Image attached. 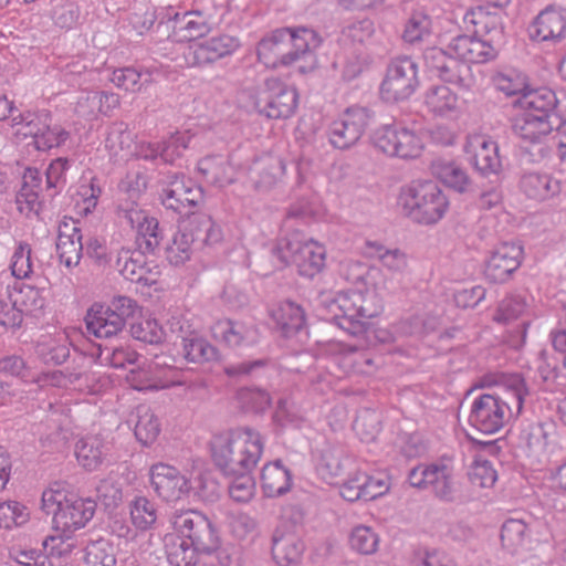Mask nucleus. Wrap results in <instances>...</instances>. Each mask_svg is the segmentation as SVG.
<instances>
[{"label": "nucleus", "instance_id": "f257e3e1", "mask_svg": "<svg viewBox=\"0 0 566 566\" xmlns=\"http://www.w3.org/2000/svg\"><path fill=\"white\" fill-rule=\"evenodd\" d=\"M174 532L164 538L167 559L171 566H195L198 554H211L220 539L210 520L199 511L176 512Z\"/></svg>", "mask_w": 566, "mask_h": 566}, {"label": "nucleus", "instance_id": "f03ea898", "mask_svg": "<svg viewBox=\"0 0 566 566\" xmlns=\"http://www.w3.org/2000/svg\"><path fill=\"white\" fill-rule=\"evenodd\" d=\"M528 395L524 378L512 375L505 379L499 392L484 394L474 400L469 417L470 423L483 433H495L511 418L520 416Z\"/></svg>", "mask_w": 566, "mask_h": 566}, {"label": "nucleus", "instance_id": "7ed1b4c3", "mask_svg": "<svg viewBox=\"0 0 566 566\" xmlns=\"http://www.w3.org/2000/svg\"><path fill=\"white\" fill-rule=\"evenodd\" d=\"M319 304L326 311L328 319L334 321L348 334L360 337L370 333V323L382 308L381 301L373 291L350 290L336 295L322 293Z\"/></svg>", "mask_w": 566, "mask_h": 566}, {"label": "nucleus", "instance_id": "20e7f679", "mask_svg": "<svg viewBox=\"0 0 566 566\" xmlns=\"http://www.w3.org/2000/svg\"><path fill=\"white\" fill-rule=\"evenodd\" d=\"M42 509L53 515L57 531L76 532L94 516L95 501L70 492L62 483H53L42 493Z\"/></svg>", "mask_w": 566, "mask_h": 566}, {"label": "nucleus", "instance_id": "39448f33", "mask_svg": "<svg viewBox=\"0 0 566 566\" xmlns=\"http://www.w3.org/2000/svg\"><path fill=\"white\" fill-rule=\"evenodd\" d=\"M398 205L413 221L432 224L446 213L449 202L434 181H415L401 189Z\"/></svg>", "mask_w": 566, "mask_h": 566}, {"label": "nucleus", "instance_id": "423d86ee", "mask_svg": "<svg viewBox=\"0 0 566 566\" xmlns=\"http://www.w3.org/2000/svg\"><path fill=\"white\" fill-rule=\"evenodd\" d=\"M159 21L169 30L174 42H191L203 38L212 30L211 15L199 8L185 6H164L158 12Z\"/></svg>", "mask_w": 566, "mask_h": 566}, {"label": "nucleus", "instance_id": "0eeeda50", "mask_svg": "<svg viewBox=\"0 0 566 566\" xmlns=\"http://www.w3.org/2000/svg\"><path fill=\"white\" fill-rule=\"evenodd\" d=\"M273 254L282 265L294 264L298 273L313 277L325 266V248L313 241H301L296 237L282 238L273 249Z\"/></svg>", "mask_w": 566, "mask_h": 566}, {"label": "nucleus", "instance_id": "6e6552de", "mask_svg": "<svg viewBox=\"0 0 566 566\" xmlns=\"http://www.w3.org/2000/svg\"><path fill=\"white\" fill-rule=\"evenodd\" d=\"M297 106L295 88L285 85L279 78H268L258 87L254 96L256 112L268 118H287Z\"/></svg>", "mask_w": 566, "mask_h": 566}, {"label": "nucleus", "instance_id": "1a4fd4ad", "mask_svg": "<svg viewBox=\"0 0 566 566\" xmlns=\"http://www.w3.org/2000/svg\"><path fill=\"white\" fill-rule=\"evenodd\" d=\"M418 66L410 57L394 59L387 66L380 85V96L385 102L396 103L408 99L418 87Z\"/></svg>", "mask_w": 566, "mask_h": 566}, {"label": "nucleus", "instance_id": "9d476101", "mask_svg": "<svg viewBox=\"0 0 566 566\" xmlns=\"http://www.w3.org/2000/svg\"><path fill=\"white\" fill-rule=\"evenodd\" d=\"M212 457L224 473H237L248 464V429H231L216 434L211 441Z\"/></svg>", "mask_w": 566, "mask_h": 566}, {"label": "nucleus", "instance_id": "9b49d317", "mask_svg": "<svg viewBox=\"0 0 566 566\" xmlns=\"http://www.w3.org/2000/svg\"><path fill=\"white\" fill-rule=\"evenodd\" d=\"M150 486L155 494L167 503H176L192 492L191 480L178 468L158 462L149 469Z\"/></svg>", "mask_w": 566, "mask_h": 566}, {"label": "nucleus", "instance_id": "f8f14e48", "mask_svg": "<svg viewBox=\"0 0 566 566\" xmlns=\"http://www.w3.org/2000/svg\"><path fill=\"white\" fill-rule=\"evenodd\" d=\"M408 481L418 489L431 488L437 497L452 501L455 493L452 468L444 463L420 464L410 470Z\"/></svg>", "mask_w": 566, "mask_h": 566}, {"label": "nucleus", "instance_id": "ddd939ff", "mask_svg": "<svg viewBox=\"0 0 566 566\" xmlns=\"http://www.w3.org/2000/svg\"><path fill=\"white\" fill-rule=\"evenodd\" d=\"M177 370L159 357L145 361L136 369H132L126 380L132 388L138 391L161 390L180 382L176 379Z\"/></svg>", "mask_w": 566, "mask_h": 566}, {"label": "nucleus", "instance_id": "4468645a", "mask_svg": "<svg viewBox=\"0 0 566 566\" xmlns=\"http://www.w3.org/2000/svg\"><path fill=\"white\" fill-rule=\"evenodd\" d=\"M451 52L439 48H428L423 53L427 69L436 73L441 80L470 88L474 78L469 64L452 57Z\"/></svg>", "mask_w": 566, "mask_h": 566}, {"label": "nucleus", "instance_id": "2eb2a0df", "mask_svg": "<svg viewBox=\"0 0 566 566\" xmlns=\"http://www.w3.org/2000/svg\"><path fill=\"white\" fill-rule=\"evenodd\" d=\"M117 210L135 231L138 249L153 252L163 239L158 220L132 202L120 203Z\"/></svg>", "mask_w": 566, "mask_h": 566}, {"label": "nucleus", "instance_id": "dca6fc26", "mask_svg": "<svg viewBox=\"0 0 566 566\" xmlns=\"http://www.w3.org/2000/svg\"><path fill=\"white\" fill-rule=\"evenodd\" d=\"M202 190L191 179L184 175H169L163 182L161 203L178 213L198 206Z\"/></svg>", "mask_w": 566, "mask_h": 566}, {"label": "nucleus", "instance_id": "f3484780", "mask_svg": "<svg viewBox=\"0 0 566 566\" xmlns=\"http://www.w3.org/2000/svg\"><path fill=\"white\" fill-rule=\"evenodd\" d=\"M368 124V114L364 108L353 107L329 126V142L338 149H348L363 136Z\"/></svg>", "mask_w": 566, "mask_h": 566}, {"label": "nucleus", "instance_id": "a211bd4d", "mask_svg": "<svg viewBox=\"0 0 566 566\" xmlns=\"http://www.w3.org/2000/svg\"><path fill=\"white\" fill-rule=\"evenodd\" d=\"M286 29L289 30L286 61L291 64L304 61V64L298 65L300 73L304 74L313 71L316 67L314 50L321 44L318 34L314 30L304 27Z\"/></svg>", "mask_w": 566, "mask_h": 566}, {"label": "nucleus", "instance_id": "6ab92c4d", "mask_svg": "<svg viewBox=\"0 0 566 566\" xmlns=\"http://www.w3.org/2000/svg\"><path fill=\"white\" fill-rule=\"evenodd\" d=\"M465 153L472 166L482 176H497L501 171L499 146L491 137L482 134L470 135L467 139Z\"/></svg>", "mask_w": 566, "mask_h": 566}, {"label": "nucleus", "instance_id": "aec40b11", "mask_svg": "<svg viewBox=\"0 0 566 566\" xmlns=\"http://www.w3.org/2000/svg\"><path fill=\"white\" fill-rule=\"evenodd\" d=\"M523 248L513 242H503L486 261L484 275L491 283H505L520 268Z\"/></svg>", "mask_w": 566, "mask_h": 566}, {"label": "nucleus", "instance_id": "412c9836", "mask_svg": "<svg viewBox=\"0 0 566 566\" xmlns=\"http://www.w3.org/2000/svg\"><path fill=\"white\" fill-rule=\"evenodd\" d=\"M240 46V41L229 34H218L189 48V63L203 66L233 54Z\"/></svg>", "mask_w": 566, "mask_h": 566}, {"label": "nucleus", "instance_id": "4be33fe9", "mask_svg": "<svg viewBox=\"0 0 566 566\" xmlns=\"http://www.w3.org/2000/svg\"><path fill=\"white\" fill-rule=\"evenodd\" d=\"M504 12L500 9H492L489 6H479L464 15V22L474 27V33L480 36H488V41L501 48L504 43Z\"/></svg>", "mask_w": 566, "mask_h": 566}, {"label": "nucleus", "instance_id": "5701e85b", "mask_svg": "<svg viewBox=\"0 0 566 566\" xmlns=\"http://www.w3.org/2000/svg\"><path fill=\"white\" fill-rule=\"evenodd\" d=\"M147 252L124 250L118 254L117 268L124 279L143 286L157 283L159 270L158 266L147 263L145 255Z\"/></svg>", "mask_w": 566, "mask_h": 566}, {"label": "nucleus", "instance_id": "b1692460", "mask_svg": "<svg viewBox=\"0 0 566 566\" xmlns=\"http://www.w3.org/2000/svg\"><path fill=\"white\" fill-rule=\"evenodd\" d=\"M556 115L521 114L515 118L513 132L524 143L541 144L547 139L555 128L559 127Z\"/></svg>", "mask_w": 566, "mask_h": 566}, {"label": "nucleus", "instance_id": "393cba45", "mask_svg": "<svg viewBox=\"0 0 566 566\" xmlns=\"http://www.w3.org/2000/svg\"><path fill=\"white\" fill-rule=\"evenodd\" d=\"M365 343L355 344L332 340L326 345V353L334 357L345 373L368 374L373 358L364 350Z\"/></svg>", "mask_w": 566, "mask_h": 566}, {"label": "nucleus", "instance_id": "a878e982", "mask_svg": "<svg viewBox=\"0 0 566 566\" xmlns=\"http://www.w3.org/2000/svg\"><path fill=\"white\" fill-rule=\"evenodd\" d=\"M197 170L207 184L223 188L237 180L240 168L232 158L223 155H210L198 161Z\"/></svg>", "mask_w": 566, "mask_h": 566}, {"label": "nucleus", "instance_id": "bb28decb", "mask_svg": "<svg viewBox=\"0 0 566 566\" xmlns=\"http://www.w3.org/2000/svg\"><path fill=\"white\" fill-rule=\"evenodd\" d=\"M82 232L77 222L73 219L63 220L59 226L56 252L60 262L67 269L80 264L83 255Z\"/></svg>", "mask_w": 566, "mask_h": 566}, {"label": "nucleus", "instance_id": "cd10ccee", "mask_svg": "<svg viewBox=\"0 0 566 566\" xmlns=\"http://www.w3.org/2000/svg\"><path fill=\"white\" fill-rule=\"evenodd\" d=\"M531 36L542 42H558L566 38V9L547 7L531 25Z\"/></svg>", "mask_w": 566, "mask_h": 566}, {"label": "nucleus", "instance_id": "c85d7f7f", "mask_svg": "<svg viewBox=\"0 0 566 566\" xmlns=\"http://www.w3.org/2000/svg\"><path fill=\"white\" fill-rule=\"evenodd\" d=\"M448 50L454 54L459 61H465L468 64L490 61L496 56L500 49L486 39L472 35H459L450 42Z\"/></svg>", "mask_w": 566, "mask_h": 566}, {"label": "nucleus", "instance_id": "c756f323", "mask_svg": "<svg viewBox=\"0 0 566 566\" xmlns=\"http://www.w3.org/2000/svg\"><path fill=\"white\" fill-rule=\"evenodd\" d=\"M272 542V555L280 566H292L301 560L305 545L295 531L282 524L275 530Z\"/></svg>", "mask_w": 566, "mask_h": 566}, {"label": "nucleus", "instance_id": "7c9ffc66", "mask_svg": "<svg viewBox=\"0 0 566 566\" xmlns=\"http://www.w3.org/2000/svg\"><path fill=\"white\" fill-rule=\"evenodd\" d=\"M289 30L276 29L264 36L258 44L256 54L261 63L266 67H277L279 65L289 66L285 55L289 54L287 48Z\"/></svg>", "mask_w": 566, "mask_h": 566}, {"label": "nucleus", "instance_id": "2f4dec72", "mask_svg": "<svg viewBox=\"0 0 566 566\" xmlns=\"http://www.w3.org/2000/svg\"><path fill=\"white\" fill-rule=\"evenodd\" d=\"M86 328L98 338H109L123 331L122 318L103 304H94L87 312Z\"/></svg>", "mask_w": 566, "mask_h": 566}, {"label": "nucleus", "instance_id": "473e14b6", "mask_svg": "<svg viewBox=\"0 0 566 566\" xmlns=\"http://www.w3.org/2000/svg\"><path fill=\"white\" fill-rule=\"evenodd\" d=\"M269 313L285 337L293 336L305 325L304 311L301 306L291 301H282L273 304Z\"/></svg>", "mask_w": 566, "mask_h": 566}, {"label": "nucleus", "instance_id": "72a5a7b5", "mask_svg": "<svg viewBox=\"0 0 566 566\" xmlns=\"http://www.w3.org/2000/svg\"><path fill=\"white\" fill-rule=\"evenodd\" d=\"M108 454L107 443L98 436H87L77 441L75 457L78 464L87 471L101 468Z\"/></svg>", "mask_w": 566, "mask_h": 566}, {"label": "nucleus", "instance_id": "f704fd0d", "mask_svg": "<svg viewBox=\"0 0 566 566\" xmlns=\"http://www.w3.org/2000/svg\"><path fill=\"white\" fill-rule=\"evenodd\" d=\"M111 385V377L106 374L86 369H74L71 371L70 391L82 396L102 395Z\"/></svg>", "mask_w": 566, "mask_h": 566}, {"label": "nucleus", "instance_id": "c9c22d12", "mask_svg": "<svg viewBox=\"0 0 566 566\" xmlns=\"http://www.w3.org/2000/svg\"><path fill=\"white\" fill-rule=\"evenodd\" d=\"M224 374L228 377L229 387H240L229 401V410L233 416H244L248 407V390L245 382L248 379V364L240 363L224 367Z\"/></svg>", "mask_w": 566, "mask_h": 566}, {"label": "nucleus", "instance_id": "e433bc0d", "mask_svg": "<svg viewBox=\"0 0 566 566\" xmlns=\"http://www.w3.org/2000/svg\"><path fill=\"white\" fill-rule=\"evenodd\" d=\"M199 227L189 223L174 235L171 243L166 250V258L172 265H184L190 260L193 253V243L197 239Z\"/></svg>", "mask_w": 566, "mask_h": 566}, {"label": "nucleus", "instance_id": "4c0bfd02", "mask_svg": "<svg viewBox=\"0 0 566 566\" xmlns=\"http://www.w3.org/2000/svg\"><path fill=\"white\" fill-rule=\"evenodd\" d=\"M291 473L281 461L264 465L261 473V486L268 497L285 494L291 489Z\"/></svg>", "mask_w": 566, "mask_h": 566}, {"label": "nucleus", "instance_id": "58836bf2", "mask_svg": "<svg viewBox=\"0 0 566 566\" xmlns=\"http://www.w3.org/2000/svg\"><path fill=\"white\" fill-rule=\"evenodd\" d=\"M518 104L524 113L536 115H555L553 113L557 104L555 93L548 87H539L523 92L518 98Z\"/></svg>", "mask_w": 566, "mask_h": 566}, {"label": "nucleus", "instance_id": "ea45409f", "mask_svg": "<svg viewBox=\"0 0 566 566\" xmlns=\"http://www.w3.org/2000/svg\"><path fill=\"white\" fill-rule=\"evenodd\" d=\"M523 192L535 200H546L559 192V182L545 174L530 172L521 180Z\"/></svg>", "mask_w": 566, "mask_h": 566}, {"label": "nucleus", "instance_id": "a19ab883", "mask_svg": "<svg viewBox=\"0 0 566 566\" xmlns=\"http://www.w3.org/2000/svg\"><path fill=\"white\" fill-rule=\"evenodd\" d=\"M432 174L446 186L459 192L468 189L470 180L465 170L457 163L447 159H437L431 165Z\"/></svg>", "mask_w": 566, "mask_h": 566}, {"label": "nucleus", "instance_id": "79ce46f5", "mask_svg": "<svg viewBox=\"0 0 566 566\" xmlns=\"http://www.w3.org/2000/svg\"><path fill=\"white\" fill-rule=\"evenodd\" d=\"M284 161L271 154L263 156L261 159L254 161V172L258 176L255 180L256 189L272 188L284 175Z\"/></svg>", "mask_w": 566, "mask_h": 566}, {"label": "nucleus", "instance_id": "37998d69", "mask_svg": "<svg viewBox=\"0 0 566 566\" xmlns=\"http://www.w3.org/2000/svg\"><path fill=\"white\" fill-rule=\"evenodd\" d=\"M35 355L44 364L61 365L70 356L64 337L42 335L35 344Z\"/></svg>", "mask_w": 566, "mask_h": 566}, {"label": "nucleus", "instance_id": "c03bdc74", "mask_svg": "<svg viewBox=\"0 0 566 566\" xmlns=\"http://www.w3.org/2000/svg\"><path fill=\"white\" fill-rule=\"evenodd\" d=\"M49 119L48 113L25 112L17 115L12 113L10 122L18 136L32 137L36 145V139H39Z\"/></svg>", "mask_w": 566, "mask_h": 566}, {"label": "nucleus", "instance_id": "a18cd8bd", "mask_svg": "<svg viewBox=\"0 0 566 566\" xmlns=\"http://www.w3.org/2000/svg\"><path fill=\"white\" fill-rule=\"evenodd\" d=\"M181 346L185 359L190 363L201 364L218 357L217 348L197 333L182 337Z\"/></svg>", "mask_w": 566, "mask_h": 566}, {"label": "nucleus", "instance_id": "49530a36", "mask_svg": "<svg viewBox=\"0 0 566 566\" xmlns=\"http://www.w3.org/2000/svg\"><path fill=\"white\" fill-rule=\"evenodd\" d=\"M375 32L374 23L369 19L354 21L347 24L340 34L339 44L342 49H361Z\"/></svg>", "mask_w": 566, "mask_h": 566}, {"label": "nucleus", "instance_id": "de8ad7c7", "mask_svg": "<svg viewBox=\"0 0 566 566\" xmlns=\"http://www.w3.org/2000/svg\"><path fill=\"white\" fill-rule=\"evenodd\" d=\"M137 421L135 436L144 446L153 443L160 432L158 418L148 406L140 405L136 408Z\"/></svg>", "mask_w": 566, "mask_h": 566}, {"label": "nucleus", "instance_id": "09e8293b", "mask_svg": "<svg viewBox=\"0 0 566 566\" xmlns=\"http://www.w3.org/2000/svg\"><path fill=\"white\" fill-rule=\"evenodd\" d=\"M132 524L139 531L150 530L157 521L156 504L146 496H137L129 504Z\"/></svg>", "mask_w": 566, "mask_h": 566}, {"label": "nucleus", "instance_id": "8fccbe9b", "mask_svg": "<svg viewBox=\"0 0 566 566\" xmlns=\"http://www.w3.org/2000/svg\"><path fill=\"white\" fill-rule=\"evenodd\" d=\"M528 538V527L523 520L509 518L501 528L503 547L514 554L522 548Z\"/></svg>", "mask_w": 566, "mask_h": 566}, {"label": "nucleus", "instance_id": "3c124183", "mask_svg": "<svg viewBox=\"0 0 566 566\" xmlns=\"http://www.w3.org/2000/svg\"><path fill=\"white\" fill-rule=\"evenodd\" d=\"M135 146L134 135L123 127V124L114 126L106 137V147L113 156L128 160L133 158Z\"/></svg>", "mask_w": 566, "mask_h": 566}, {"label": "nucleus", "instance_id": "603ef678", "mask_svg": "<svg viewBox=\"0 0 566 566\" xmlns=\"http://www.w3.org/2000/svg\"><path fill=\"white\" fill-rule=\"evenodd\" d=\"M370 255L392 273H402L408 268V255L400 249H387L379 243H368Z\"/></svg>", "mask_w": 566, "mask_h": 566}, {"label": "nucleus", "instance_id": "864d4df0", "mask_svg": "<svg viewBox=\"0 0 566 566\" xmlns=\"http://www.w3.org/2000/svg\"><path fill=\"white\" fill-rule=\"evenodd\" d=\"M428 108L438 115H443L457 107L458 96L446 85L430 87L424 95Z\"/></svg>", "mask_w": 566, "mask_h": 566}, {"label": "nucleus", "instance_id": "5fc2aeb1", "mask_svg": "<svg viewBox=\"0 0 566 566\" xmlns=\"http://www.w3.org/2000/svg\"><path fill=\"white\" fill-rule=\"evenodd\" d=\"M73 532L57 531L53 525V534L43 539L42 546L46 559L49 557L69 556L75 548V539Z\"/></svg>", "mask_w": 566, "mask_h": 566}, {"label": "nucleus", "instance_id": "6e6d98bb", "mask_svg": "<svg viewBox=\"0 0 566 566\" xmlns=\"http://www.w3.org/2000/svg\"><path fill=\"white\" fill-rule=\"evenodd\" d=\"M147 188V177L140 171L128 172L119 182L118 206L123 202H132L138 206L137 201Z\"/></svg>", "mask_w": 566, "mask_h": 566}, {"label": "nucleus", "instance_id": "4d7b16f0", "mask_svg": "<svg viewBox=\"0 0 566 566\" xmlns=\"http://www.w3.org/2000/svg\"><path fill=\"white\" fill-rule=\"evenodd\" d=\"M98 350V363L113 368H124L126 365L135 364L138 358L137 352L129 345L99 347Z\"/></svg>", "mask_w": 566, "mask_h": 566}, {"label": "nucleus", "instance_id": "13d9d810", "mask_svg": "<svg viewBox=\"0 0 566 566\" xmlns=\"http://www.w3.org/2000/svg\"><path fill=\"white\" fill-rule=\"evenodd\" d=\"M379 535L369 526L357 525L349 535L350 548L360 555H373L378 551Z\"/></svg>", "mask_w": 566, "mask_h": 566}, {"label": "nucleus", "instance_id": "bf43d9fd", "mask_svg": "<svg viewBox=\"0 0 566 566\" xmlns=\"http://www.w3.org/2000/svg\"><path fill=\"white\" fill-rule=\"evenodd\" d=\"M528 307L526 298L518 294L504 297L494 314V321L502 324H511L524 316Z\"/></svg>", "mask_w": 566, "mask_h": 566}, {"label": "nucleus", "instance_id": "052dcab7", "mask_svg": "<svg viewBox=\"0 0 566 566\" xmlns=\"http://www.w3.org/2000/svg\"><path fill=\"white\" fill-rule=\"evenodd\" d=\"M85 564L86 566H115V547L104 538L90 543L85 548Z\"/></svg>", "mask_w": 566, "mask_h": 566}, {"label": "nucleus", "instance_id": "680f3d73", "mask_svg": "<svg viewBox=\"0 0 566 566\" xmlns=\"http://www.w3.org/2000/svg\"><path fill=\"white\" fill-rule=\"evenodd\" d=\"M30 514L25 505L18 501L0 502V530H12L25 524Z\"/></svg>", "mask_w": 566, "mask_h": 566}, {"label": "nucleus", "instance_id": "e2e57ef3", "mask_svg": "<svg viewBox=\"0 0 566 566\" xmlns=\"http://www.w3.org/2000/svg\"><path fill=\"white\" fill-rule=\"evenodd\" d=\"M431 33V20L423 12H413L407 20L402 39L410 43L423 41Z\"/></svg>", "mask_w": 566, "mask_h": 566}, {"label": "nucleus", "instance_id": "0e129e2a", "mask_svg": "<svg viewBox=\"0 0 566 566\" xmlns=\"http://www.w3.org/2000/svg\"><path fill=\"white\" fill-rule=\"evenodd\" d=\"M132 336L148 344H159L165 337L164 328L151 317H143L130 326Z\"/></svg>", "mask_w": 566, "mask_h": 566}, {"label": "nucleus", "instance_id": "69168bd1", "mask_svg": "<svg viewBox=\"0 0 566 566\" xmlns=\"http://www.w3.org/2000/svg\"><path fill=\"white\" fill-rule=\"evenodd\" d=\"M422 147L421 139L415 132L400 125L394 156L403 159L417 158L421 154Z\"/></svg>", "mask_w": 566, "mask_h": 566}, {"label": "nucleus", "instance_id": "338daca9", "mask_svg": "<svg viewBox=\"0 0 566 566\" xmlns=\"http://www.w3.org/2000/svg\"><path fill=\"white\" fill-rule=\"evenodd\" d=\"M211 331L217 340L223 342L230 347L239 346L245 336L244 325L229 319L217 322Z\"/></svg>", "mask_w": 566, "mask_h": 566}, {"label": "nucleus", "instance_id": "774afa93", "mask_svg": "<svg viewBox=\"0 0 566 566\" xmlns=\"http://www.w3.org/2000/svg\"><path fill=\"white\" fill-rule=\"evenodd\" d=\"M143 75L142 71L132 66H125L115 69L109 81L117 88L134 93L140 91L142 86L148 82V80L143 81Z\"/></svg>", "mask_w": 566, "mask_h": 566}]
</instances>
